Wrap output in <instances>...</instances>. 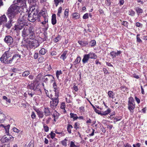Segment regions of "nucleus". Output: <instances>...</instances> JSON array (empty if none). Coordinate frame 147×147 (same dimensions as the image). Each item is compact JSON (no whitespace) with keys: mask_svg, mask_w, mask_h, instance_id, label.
<instances>
[{"mask_svg":"<svg viewBox=\"0 0 147 147\" xmlns=\"http://www.w3.org/2000/svg\"><path fill=\"white\" fill-rule=\"evenodd\" d=\"M9 18H14L16 14L19 16L18 20V24L26 25L27 26V19L28 15L23 11H19V7L15 4H13L9 8L7 13Z\"/></svg>","mask_w":147,"mask_h":147,"instance_id":"f257e3e1","label":"nucleus"},{"mask_svg":"<svg viewBox=\"0 0 147 147\" xmlns=\"http://www.w3.org/2000/svg\"><path fill=\"white\" fill-rule=\"evenodd\" d=\"M11 57V55L8 51L5 52L0 58V61L4 63L7 64H13L20 58V55L19 54H14L11 58L8 59Z\"/></svg>","mask_w":147,"mask_h":147,"instance_id":"f03ea898","label":"nucleus"},{"mask_svg":"<svg viewBox=\"0 0 147 147\" xmlns=\"http://www.w3.org/2000/svg\"><path fill=\"white\" fill-rule=\"evenodd\" d=\"M128 99L127 103L128 109L130 112L133 113L134 112V110L135 107V102L134 98L132 97H130Z\"/></svg>","mask_w":147,"mask_h":147,"instance_id":"7ed1b4c3","label":"nucleus"},{"mask_svg":"<svg viewBox=\"0 0 147 147\" xmlns=\"http://www.w3.org/2000/svg\"><path fill=\"white\" fill-rule=\"evenodd\" d=\"M39 45L38 41L36 40H33L32 41H28L27 45V48H30V49H34L37 47Z\"/></svg>","mask_w":147,"mask_h":147,"instance_id":"20e7f679","label":"nucleus"},{"mask_svg":"<svg viewBox=\"0 0 147 147\" xmlns=\"http://www.w3.org/2000/svg\"><path fill=\"white\" fill-rule=\"evenodd\" d=\"M32 15L30 13L28 15V19L29 21L33 22L36 21V18L37 17L36 13H34L33 11H32Z\"/></svg>","mask_w":147,"mask_h":147,"instance_id":"39448f33","label":"nucleus"},{"mask_svg":"<svg viewBox=\"0 0 147 147\" xmlns=\"http://www.w3.org/2000/svg\"><path fill=\"white\" fill-rule=\"evenodd\" d=\"M52 101L50 102V106L51 108L55 109L57 106L59 102V99L52 98Z\"/></svg>","mask_w":147,"mask_h":147,"instance_id":"423d86ee","label":"nucleus"},{"mask_svg":"<svg viewBox=\"0 0 147 147\" xmlns=\"http://www.w3.org/2000/svg\"><path fill=\"white\" fill-rule=\"evenodd\" d=\"M30 38H33L35 36V30L34 28L32 26L30 27L28 29Z\"/></svg>","mask_w":147,"mask_h":147,"instance_id":"0eeeda50","label":"nucleus"},{"mask_svg":"<svg viewBox=\"0 0 147 147\" xmlns=\"http://www.w3.org/2000/svg\"><path fill=\"white\" fill-rule=\"evenodd\" d=\"M26 0H17V3L14 4L19 7V10L22 7H25L26 5Z\"/></svg>","mask_w":147,"mask_h":147,"instance_id":"6e6552de","label":"nucleus"},{"mask_svg":"<svg viewBox=\"0 0 147 147\" xmlns=\"http://www.w3.org/2000/svg\"><path fill=\"white\" fill-rule=\"evenodd\" d=\"M4 40L5 42L9 45H11L13 42V38L10 36H6Z\"/></svg>","mask_w":147,"mask_h":147,"instance_id":"1a4fd4ad","label":"nucleus"},{"mask_svg":"<svg viewBox=\"0 0 147 147\" xmlns=\"http://www.w3.org/2000/svg\"><path fill=\"white\" fill-rule=\"evenodd\" d=\"M29 35L28 28H24L23 30L22 31V36L23 37L28 36Z\"/></svg>","mask_w":147,"mask_h":147,"instance_id":"9d476101","label":"nucleus"},{"mask_svg":"<svg viewBox=\"0 0 147 147\" xmlns=\"http://www.w3.org/2000/svg\"><path fill=\"white\" fill-rule=\"evenodd\" d=\"M121 53V51H118L117 52L115 51H112L110 53L111 56L113 57V58H115L117 56H118Z\"/></svg>","mask_w":147,"mask_h":147,"instance_id":"9b49d317","label":"nucleus"},{"mask_svg":"<svg viewBox=\"0 0 147 147\" xmlns=\"http://www.w3.org/2000/svg\"><path fill=\"white\" fill-rule=\"evenodd\" d=\"M7 135H8V137H5L2 139L3 141L5 142H9L12 138H13L12 136L8 134Z\"/></svg>","mask_w":147,"mask_h":147,"instance_id":"f8f14e48","label":"nucleus"},{"mask_svg":"<svg viewBox=\"0 0 147 147\" xmlns=\"http://www.w3.org/2000/svg\"><path fill=\"white\" fill-rule=\"evenodd\" d=\"M39 85L38 84L33 83L31 84L30 87V89L34 91L37 90L39 88Z\"/></svg>","mask_w":147,"mask_h":147,"instance_id":"ddd939ff","label":"nucleus"},{"mask_svg":"<svg viewBox=\"0 0 147 147\" xmlns=\"http://www.w3.org/2000/svg\"><path fill=\"white\" fill-rule=\"evenodd\" d=\"M89 59V56L88 55V54L84 55L82 60L83 63L85 64L87 63Z\"/></svg>","mask_w":147,"mask_h":147,"instance_id":"4468645a","label":"nucleus"},{"mask_svg":"<svg viewBox=\"0 0 147 147\" xmlns=\"http://www.w3.org/2000/svg\"><path fill=\"white\" fill-rule=\"evenodd\" d=\"M88 55L90 59H95L97 58V56L94 53L90 52Z\"/></svg>","mask_w":147,"mask_h":147,"instance_id":"2eb2a0df","label":"nucleus"},{"mask_svg":"<svg viewBox=\"0 0 147 147\" xmlns=\"http://www.w3.org/2000/svg\"><path fill=\"white\" fill-rule=\"evenodd\" d=\"M7 21V18L4 15H3L0 17V25L2 24V23L6 22Z\"/></svg>","mask_w":147,"mask_h":147,"instance_id":"dca6fc26","label":"nucleus"},{"mask_svg":"<svg viewBox=\"0 0 147 147\" xmlns=\"http://www.w3.org/2000/svg\"><path fill=\"white\" fill-rule=\"evenodd\" d=\"M78 43L82 47L86 46L88 44V42L85 41H78Z\"/></svg>","mask_w":147,"mask_h":147,"instance_id":"f3484780","label":"nucleus"},{"mask_svg":"<svg viewBox=\"0 0 147 147\" xmlns=\"http://www.w3.org/2000/svg\"><path fill=\"white\" fill-rule=\"evenodd\" d=\"M10 125L9 124L8 125H7L5 126L2 124H1L0 125V127H2L5 129V132L7 134H9V128Z\"/></svg>","mask_w":147,"mask_h":147,"instance_id":"a211bd4d","label":"nucleus"},{"mask_svg":"<svg viewBox=\"0 0 147 147\" xmlns=\"http://www.w3.org/2000/svg\"><path fill=\"white\" fill-rule=\"evenodd\" d=\"M9 18L10 19L9 21H8V22L6 23L5 25V27L8 29L10 28L12 26V24L11 22L12 21V18Z\"/></svg>","mask_w":147,"mask_h":147,"instance_id":"6ab92c4d","label":"nucleus"},{"mask_svg":"<svg viewBox=\"0 0 147 147\" xmlns=\"http://www.w3.org/2000/svg\"><path fill=\"white\" fill-rule=\"evenodd\" d=\"M51 22L52 24L53 25L56 23V15L55 14H54L52 15Z\"/></svg>","mask_w":147,"mask_h":147,"instance_id":"aec40b11","label":"nucleus"},{"mask_svg":"<svg viewBox=\"0 0 147 147\" xmlns=\"http://www.w3.org/2000/svg\"><path fill=\"white\" fill-rule=\"evenodd\" d=\"M72 16L73 18L74 19H78L80 18V15L79 13L75 12L72 14Z\"/></svg>","mask_w":147,"mask_h":147,"instance_id":"412c9836","label":"nucleus"},{"mask_svg":"<svg viewBox=\"0 0 147 147\" xmlns=\"http://www.w3.org/2000/svg\"><path fill=\"white\" fill-rule=\"evenodd\" d=\"M44 113L46 116H47L50 115L51 112L48 108H45Z\"/></svg>","mask_w":147,"mask_h":147,"instance_id":"4be33fe9","label":"nucleus"},{"mask_svg":"<svg viewBox=\"0 0 147 147\" xmlns=\"http://www.w3.org/2000/svg\"><path fill=\"white\" fill-rule=\"evenodd\" d=\"M67 51H64L60 57V59H62L63 61H64L66 58V55Z\"/></svg>","mask_w":147,"mask_h":147,"instance_id":"5701e85b","label":"nucleus"},{"mask_svg":"<svg viewBox=\"0 0 147 147\" xmlns=\"http://www.w3.org/2000/svg\"><path fill=\"white\" fill-rule=\"evenodd\" d=\"M47 52V50L44 48H42L39 51V55H44Z\"/></svg>","mask_w":147,"mask_h":147,"instance_id":"b1692460","label":"nucleus"},{"mask_svg":"<svg viewBox=\"0 0 147 147\" xmlns=\"http://www.w3.org/2000/svg\"><path fill=\"white\" fill-rule=\"evenodd\" d=\"M70 118H73V120L75 121L78 119V117L77 116L76 114H75L72 113H71L70 114Z\"/></svg>","mask_w":147,"mask_h":147,"instance_id":"393cba45","label":"nucleus"},{"mask_svg":"<svg viewBox=\"0 0 147 147\" xmlns=\"http://www.w3.org/2000/svg\"><path fill=\"white\" fill-rule=\"evenodd\" d=\"M111 112V110L109 108H108L107 109V111H105L104 112H102L101 113H100V114L102 115H107L109 113Z\"/></svg>","mask_w":147,"mask_h":147,"instance_id":"a878e982","label":"nucleus"},{"mask_svg":"<svg viewBox=\"0 0 147 147\" xmlns=\"http://www.w3.org/2000/svg\"><path fill=\"white\" fill-rule=\"evenodd\" d=\"M81 60V58L80 57L78 56L77 57L76 59L74 62L73 63H74V65H76V64L80 63Z\"/></svg>","mask_w":147,"mask_h":147,"instance_id":"bb28decb","label":"nucleus"},{"mask_svg":"<svg viewBox=\"0 0 147 147\" xmlns=\"http://www.w3.org/2000/svg\"><path fill=\"white\" fill-rule=\"evenodd\" d=\"M53 86L54 89V92H57V91H59L58 88L56 85L55 82L53 83Z\"/></svg>","mask_w":147,"mask_h":147,"instance_id":"cd10ccee","label":"nucleus"},{"mask_svg":"<svg viewBox=\"0 0 147 147\" xmlns=\"http://www.w3.org/2000/svg\"><path fill=\"white\" fill-rule=\"evenodd\" d=\"M108 94L109 98H114L115 94L113 91H109L108 92Z\"/></svg>","mask_w":147,"mask_h":147,"instance_id":"c85d7f7f","label":"nucleus"},{"mask_svg":"<svg viewBox=\"0 0 147 147\" xmlns=\"http://www.w3.org/2000/svg\"><path fill=\"white\" fill-rule=\"evenodd\" d=\"M135 10L136 11L138 15L139 13H142L143 12V10L142 9L139 7H136L135 8Z\"/></svg>","mask_w":147,"mask_h":147,"instance_id":"c756f323","label":"nucleus"},{"mask_svg":"<svg viewBox=\"0 0 147 147\" xmlns=\"http://www.w3.org/2000/svg\"><path fill=\"white\" fill-rule=\"evenodd\" d=\"M5 118V115L2 113L1 112H0V121L4 120Z\"/></svg>","mask_w":147,"mask_h":147,"instance_id":"7c9ffc66","label":"nucleus"},{"mask_svg":"<svg viewBox=\"0 0 147 147\" xmlns=\"http://www.w3.org/2000/svg\"><path fill=\"white\" fill-rule=\"evenodd\" d=\"M64 0H54V3L56 7H57L59 3H63Z\"/></svg>","mask_w":147,"mask_h":147,"instance_id":"2f4dec72","label":"nucleus"},{"mask_svg":"<svg viewBox=\"0 0 147 147\" xmlns=\"http://www.w3.org/2000/svg\"><path fill=\"white\" fill-rule=\"evenodd\" d=\"M90 44L89 47H90V46L91 47L94 46L96 45V42L95 40H93L90 42Z\"/></svg>","mask_w":147,"mask_h":147,"instance_id":"473e14b6","label":"nucleus"},{"mask_svg":"<svg viewBox=\"0 0 147 147\" xmlns=\"http://www.w3.org/2000/svg\"><path fill=\"white\" fill-rule=\"evenodd\" d=\"M73 128L72 126L70 124H69L67 127V130L68 132L69 133H71V129Z\"/></svg>","mask_w":147,"mask_h":147,"instance_id":"72a5a7b5","label":"nucleus"},{"mask_svg":"<svg viewBox=\"0 0 147 147\" xmlns=\"http://www.w3.org/2000/svg\"><path fill=\"white\" fill-rule=\"evenodd\" d=\"M62 10V7H60L58 9V12L57 14V16L59 17H60V14L61 13Z\"/></svg>","mask_w":147,"mask_h":147,"instance_id":"f704fd0d","label":"nucleus"},{"mask_svg":"<svg viewBox=\"0 0 147 147\" xmlns=\"http://www.w3.org/2000/svg\"><path fill=\"white\" fill-rule=\"evenodd\" d=\"M69 9H66L65 11L64 12V18H67L68 16Z\"/></svg>","mask_w":147,"mask_h":147,"instance_id":"c9c22d12","label":"nucleus"},{"mask_svg":"<svg viewBox=\"0 0 147 147\" xmlns=\"http://www.w3.org/2000/svg\"><path fill=\"white\" fill-rule=\"evenodd\" d=\"M62 74V71L61 70L57 71L56 72V75L58 79H59V76Z\"/></svg>","mask_w":147,"mask_h":147,"instance_id":"e433bc0d","label":"nucleus"},{"mask_svg":"<svg viewBox=\"0 0 147 147\" xmlns=\"http://www.w3.org/2000/svg\"><path fill=\"white\" fill-rule=\"evenodd\" d=\"M30 74V72L28 71H26L23 72L22 74V76L23 77H26Z\"/></svg>","mask_w":147,"mask_h":147,"instance_id":"4c0bfd02","label":"nucleus"},{"mask_svg":"<svg viewBox=\"0 0 147 147\" xmlns=\"http://www.w3.org/2000/svg\"><path fill=\"white\" fill-rule=\"evenodd\" d=\"M140 36V34H138L136 36L137 41L139 43L141 42H142V40L140 39L139 37Z\"/></svg>","mask_w":147,"mask_h":147,"instance_id":"58836bf2","label":"nucleus"},{"mask_svg":"<svg viewBox=\"0 0 147 147\" xmlns=\"http://www.w3.org/2000/svg\"><path fill=\"white\" fill-rule=\"evenodd\" d=\"M135 14V12L132 10H131L129 11V15L131 16H134Z\"/></svg>","mask_w":147,"mask_h":147,"instance_id":"ea45409f","label":"nucleus"},{"mask_svg":"<svg viewBox=\"0 0 147 147\" xmlns=\"http://www.w3.org/2000/svg\"><path fill=\"white\" fill-rule=\"evenodd\" d=\"M36 13V20H37L38 22H40V18H41V16H39L38 14H37Z\"/></svg>","mask_w":147,"mask_h":147,"instance_id":"a19ab883","label":"nucleus"},{"mask_svg":"<svg viewBox=\"0 0 147 147\" xmlns=\"http://www.w3.org/2000/svg\"><path fill=\"white\" fill-rule=\"evenodd\" d=\"M38 115L40 118H42L44 117V114L42 112L40 111Z\"/></svg>","mask_w":147,"mask_h":147,"instance_id":"79ce46f5","label":"nucleus"},{"mask_svg":"<svg viewBox=\"0 0 147 147\" xmlns=\"http://www.w3.org/2000/svg\"><path fill=\"white\" fill-rule=\"evenodd\" d=\"M43 127L45 131L48 132L49 130V127L45 124L44 125Z\"/></svg>","mask_w":147,"mask_h":147,"instance_id":"37998d69","label":"nucleus"},{"mask_svg":"<svg viewBox=\"0 0 147 147\" xmlns=\"http://www.w3.org/2000/svg\"><path fill=\"white\" fill-rule=\"evenodd\" d=\"M60 40V36H58L57 37H56L54 40V42H57L58 41Z\"/></svg>","mask_w":147,"mask_h":147,"instance_id":"c03bdc74","label":"nucleus"},{"mask_svg":"<svg viewBox=\"0 0 147 147\" xmlns=\"http://www.w3.org/2000/svg\"><path fill=\"white\" fill-rule=\"evenodd\" d=\"M13 130L14 132L17 133L19 132L20 131V130L18 129L15 127H13Z\"/></svg>","mask_w":147,"mask_h":147,"instance_id":"a18cd8bd","label":"nucleus"},{"mask_svg":"<svg viewBox=\"0 0 147 147\" xmlns=\"http://www.w3.org/2000/svg\"><path fill=\"white\" fill-rule=\"evenodd\" d=\"M25 25H23L22 24H18L17 28L18 29L20 30H21L24 27V26Z\"/></svg>","mask_w":147,"mask_h":147,"instance_id":"49530a36","label":"nucleus"},{"mask_svg":"<svg viewBox=\"0 0 147 147\" xmlns=\"http://www.w3.org/2000/svg\"><path fill=\"white\" fill-rule=\"evenodd\" d=\"M60 108L62 109H65V103L64 102H62L61 104Z\"/></svg>","mask_w":147,"mask_h":147,"instance_id":"de8ad7c7","label":"nucleus"},{"mask_svg":"<svg viewBox=\"0 0 147 147\" xmlns=\"http://www.w3.org/2000/svg\"><path fill=\"white\" fill-rule=\"evenodd\" d=\"M76 146H77L73 142L71 141L70 142L69 147H76Z\"/></svg>","mask_w":147,"mask_h":147,"instance_id":"09e8293b","label":"nucleus"},{"mask_svg":"<svg viewBox=\"0 0 147 147\" xmlns=\"http://www.w3.org/2000/svg\"><path fill=\"white\" fill-rule=\"evenodd\" d=\"M105 3L106 5L108 6L110 5L111 4L110 0H106L105 1Z\"/></svg>","mask_w":147,"mask_h":147,"instance_id":"8fccbe9b","label":"nucleus"},{"mask_svg":"<svg viewBox=\"0 0 147 147\" xmlns=\"http://www.w3.org/2000/svg\"><path fill=\"white\" fill-rule=\"evenodd\" d=\"M36 115L34 113L33 111H32L31 113V117L32 119H34L36 117Z\"/></svg>","mask_w":147,"mask_h":147,"instance_id":"3c124183","label":"nucleus"},{"mask_svg":"<svg viewBox=\"0 0 147 147\" xmlns=\"http://www.w3.org/2000/svg\"><path fill=\"white\" fill-rule=\"evenodd\" d=\"M88 18V13H86L84 14L83 17V18L84 19H85Z\"/></svg>","mask_w":147,"mask_h":147,"instance_id":"603ef678","label":"nucleus"},{"mask_svg":"<svg viewBox=\"0 0 147 147\" xmlns=\"http://www.w3.org/2000/svg\"><path fill=\"white\" fill-rule=\"evenodd\" d=\"M28 94L31 97H32L33 96V95L34 94V93H32V92H31L30 91H28Z\"/></svg>","mask_w":147,"mask_h":147,"instance_id":"864d4df0","label":"nucleus"},{"mask_svg":"<svg viewBox=\"0 0 147 147\" xmlns=\"http://www.w3.org/2000/svg\"><path fill=\"white\" fill-rule=\"evenodd\" d=\"M27 147H34V144L31 141L30 142Z\"/></svg>","mask_w":147,"mask_h":147,"instance_id":"5fc2aeb1","label":"nucleus"},{"mask_svg":"<svg viewBox=\"0 0 147 147\" xmlns=\"http://www.w3.org/2000/svg\"><path fill=\"white\" fill-rule=\"evenodd\" d=\"M50 134L51 135V138L52 139H53L54 138L55 135V134L54 133H53L52 132H51Z\"/></svg>","mask_w":147,"mask_h":147,"instance_id":"6e6d98bb","label":"nucleus"},{"mask_svg":"<svg viewBox=\"0 0 147 147\" xmlns=\"http://www.w3.org/2000/svg\"><path fill=\"white\" fill-rule=\"evenodd\" d=\"M38 57V53H35L34 55V57L35 59H37Z\"/></svg>","mask_w":147,"mask_h":147,"instance_id":"4d7b16f0","label":"nucleus"},{"mask_svg":"<svg viewBox=\"0 0 147 147\" xmlns=\"http://www.w3.org/2000/svg\"><path fill=\"white\" fill-rule=\"evenodd\" d=\"M41 16V18L47 16H46V13L45 12L42 11V15Z\"/></svg>","mask_w":147,"mask_h":147,"instance_id":"13d9d810","label":"nucleus"},{"mask_svg":"<svg viewBox=\"0 0 147 147\" xmlns=\"http://www.w3.org/2000/svg\"><path fill=\"white\" fill-rule=\"evenodd\" d=\"M128 24V22L126 21H123V22L122 23V24L125 27L127 26Z\"/></svg>","mask_w":147,"mask_h":147,"instance_id":"bf43d9fd","label":"nucleus"},{"mask_svg":"<svg viewBox=\"0 0 147 147\" xmlns=\"http://www.w3.org/2000/svg\"><path fill=\"white\" fill-rule=\"evenodd\" d=\"M47 76H47V75L44 76L43 79L44 80V81L47 82L48 81L49 78L47 77Z\"/></svg>","mask_w":147,"mask_h":147,"instance_id":"052dcab7","label":"nucleus"},{"mask_svg":"<svg viewBox=\"0 0 147 147\" xmlns=\"http://www.w3.org/2000/svg\"><path fill=\"white\" fill-rule=\"evenodd\" d=\"M41 19L44 20V21H45V22H48V17L47 16L44 18H42Z\"/></svg>","mask_w":147,"mask_h":147,"instance_id":"680f3d73","label":"nucleus"},{"mask_svg":"<svg viewBox=\"0 0 147 147\" xmlns=\"http://www.w3.org/2000/svg\"><path fill=\"white\" fill-rule=\"evenodd\" d=\"M74 90L76 92H77L78 90V86L75 85H74L73 87Z\"/></svg>","mask_w":147,"mask_h":147,"instance_id":"e2e57ef3","label":"nucleus"},{"mask_svg":"<svg viewBox=\"0 0 147 147\" xmlns=\"http://www.w3.org/2000/svg\"><path fill=\"white\" fill-rule=\"evenodd\" d=\"M58 93H59V91H57V92H55V97L54 98H57V99H59L58 98Z\"/></svg>","mask_w":147,"mask_h":147,"instance_id":"0e129e2a","label":"nucleus"},{"mask_svg":"<svg viewBox=\"0 0 147 147\" xmlns=\"http://www.w3.org/2000/svg\"><path fill=\"white\" fill-rule=\"evenodd\" d=\"M44 59V58L43 57H41L38 59V61L40 62H41L43 61Z\"/></svg>","mask_w":147,"mask_h":147,"instance_id":"69168bd1","label":"nucleus"},{"mask_svg":"<svg viewBox=\"0 0 147 147\" xmlns=\"http://www.w3.org/2000/svg\"><path fill=\"white\" fill-rule=\"evenodd\" d=\"M142 24H141L140 23L138 22H137L136 23V26L137 27H141Z\"/></svg>","mask_w":147,"mask_h":147,"instance_id":"338daca9","label":"nucleus"},{"mask_svg":"<svg viewBox=\"0 0 147 147\" xmlns=\"http://www.w3.org/2000/svg\"><path fill=\"white\" fill-rule=\"evenodd\" d=\"M140 144L139 143L137 144L136 146L134 144L133 145V147H140Z\"/></svg>","mask_w":147,"mask_h":147,"instance_id":"774afa93","label":"nucleus"}]
</instances>
